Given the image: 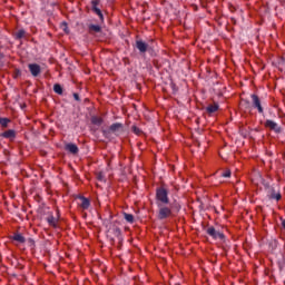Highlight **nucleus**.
I'll return each instance as SVG.
<instances>
[{"mask_svg": "<svg viewBox=\"0 0 285 285\" xmlns=\"http://www.w3.org/2000/svg\"><path fill=\"white\" fill-rule=\"evenodd\" d=\"M89 33L101 32V26L99 24H88Z\"/></svg>", "mask_w": 285, "mask_h": 285, "instance_id": "obj_17", "label": "nucleus"}, {"mask_svg": "<svg viewBox=\"0 0 285 285\" xmlns=\"http://www.w3.org/2000/svg\"><path fill=\"white\" fill-rule=\"evenodd\" d=\"M99 3H101V0H92L91 1V10L97 14L100 19V21H104V13L101 12V9H99Z\"/></svg>", "mask_w": 285, "mask_h": 285, "instance_id": "obj_7", "label": "nucleus"}, {"mask_svg": "<svg viewBox=\"0 0 285 285\" xmlns=\"http://www.w3.org/2000/svg\"><path fill=\"white\" fill-rule=\"evenodd\" d=\"M250 99H252L253 108H256L259 115H264V107H262V100L259 99V96L253 94L250 95Z\"/></svg>", "mask_w": 285, "mask_h": 285, "instance_id": "obj_4", "label": "nucleus"}, {"mask_svg": "<svg viewBox=\"0 0 285 285\" xmlns=\"http://www.w3.org/2000/svg\"><path fill=\"white\" fill-rule=\"evenodd\" d=\"M135 48L139 51L140 55H146V52H148V48H150V46H148V43H146V41L138 39V40H136Z\"/></svg>", "mask_w": 285, "mask_h": 285, "instance_id": "obj_5", "label": "nucleus"}, {"mask_svg": "<svg viewBox=\"0 0 285 285\" xmlns=\"http://www.w3.org/2000/svg\"><path fill=\"white\" fill-rule=\"evenodd\" d=\"M170 204V198L168 197V189L165 187H158L156 189V206Z\"/></svg>", "mask_w": 285, "mask_h": 285, "instance_id": "obj_1", "label": "nucleus"}, {"mask_svg": "<svg viewBox=\"0 0 285 285\" xmlns=\"http://www.w3.org/2000/svg\"><path fill=\"white\" fill-rule=\"evenodd\" d=\"M53 92H56V95H63V87L59 83L53 85Z\"/></svg>", "mask_w": 285, "mask_h": 285, "instance_id": "obj_20", "label": "nucleus"}, {"mask_svg": "<svg viewBox=\"0 0 285 285\" xmlns=\"http://www.w3.org/2000/svg\"><path fill=\"white\" fill-rule=\"evenodd\" d=\"M265 128H268L269 130H273L274 132H276L277 135H279V132H282V128L279 127V125L277 122H275L274 120L267 119L264 124Z\"/></svg>", "mask_w": 285, "mask_h": 285, "instance_id": "obj_6", "label": "nucleus"}, {"mask_svg": "<svg viewBox=\"0 0 285 285\" xmlns=\"http://www.w3.org/2000/svg\"><path fill=\"white\" fill-rule=\"evenodd\" d=\"M242 101H243L245 108H250V101H248V100H242Z\"/></svg>", "mask_w": 285, "mask_h": 285, "instance_id": "obj_29", "label": "nucleus"}, {"mask_svg": "<svg viewBox=\"0 0 285 285\" xmlns=\"http://www.w3.org/2000/svg\"><path fill=\"white\" fill-rule=\"evenodd\" d=\"M65 150H68V153H71V155H77L79 153V147L72 142H69L66 145Z\"/></svg>", "mask_w": 285, "mask_h": 285, "instance_id": "obj_13", "label": "nucleus"}, {"mask_svg": "<svg viewBox=\"0 0 285 285\" xmlns=\"http://www.w3.org/2000/svg\"><path fill=\"white\" fill-rule=\"evenodd\" d=\"M232 21H234V23H235V18H232Z\"/></svg>", "mask_w": 285, "mask_h": 285, "instance_id": "obj_34", "label": "nucleus"}, {"mask_svg": "<svg viewBox=\"0 0 285 285\" xmlns=\"http://www.w3.org/2000/svg\"><path fill=\"white\" fill-rule=\"evenodd\" d=\"M278 66L281 70H285V58H281V60L278 61Z\"/></svg>", "mask_w": 285, "mask_h": 285, "instance_id": "obj_25", "label": "nucleus"}, {"mask_svg": "<svg viewBox=\"0 0 285 285\" xmlns=\"http://www.w3.org/2000/svg\"><path fill=\"white\" fill-rule=\"evenodd\" d=\"M16 77H21V70H16Z\"/></svg>", "mask_w": 285, "mask_h": 285, "instance_id": "obj_32", "label": "nucleus"}, {"mask_svg": "<svg viewBox=\"0 0 285 285\" xmlns=\"http://www.w3.org/2000/svg\"><path fill=\"white\" fill-rule=\"evenodd\" d=\"M158 207V219L164 220L173 216V208L168 205H157Z\"/></svg>", "mask_w": 285, "mask_h": 285, "instance_id": "obj_2", "label": "nucleus"}, {"mask_svg": "<svg viewBox=\"0 0 285 285\" xmlns=\"http://www.w3.org/2000/svg\"><path fill=\"white\" fill-rule=\"evenodd\" d=\"M26 242H27V244H28V246H29L30 248H35V239L28 238V239H26Z\"/></svg>", "mask_w": 285, "mask_h": 285, "instance_id": "obj_26", "label": "nucleus"}, {"mask_svg": "<svg viewBox=\"0 0 285 285\" xmlns=\"http://www.w3.org/2000/svg\"><path fill=\"white\" fill-rule=\"evenodd\" d=\"M109 132H114V135H117V137H119V135L124 132V125L121 122L112 124L109 127Z\"/></svg>", "mask_w": 285, "mask_h": 285, "instance_id": "obj_9", "label": "nucleus"}, {"mask_svg": "<svg viewBox=\"0 0 285 285\" xmlns=\"http://www.w3.org/2000/svg\"><path fill=\"white\" fill-rule=\"evenodd\" d=\"M91 124H94V126H101V124H104V119L101 117L92 116Z\"/></svg>", "mask_w": 285, "mask_h": 285, "instance_id": "obj_18", "label": "nucleus"}, {"mask_svg": "<svg viewBox=\"0 0 285 285\" xmlns=\"http://www.w3.org/2000/svg\"><path fill=\"white\" fill-rule=\"evenodd\" d=\"M0 137H2L3 139H9V141H14V139H17V130L8 129L0 134Z\"/></svg>", "mask_w": 285, "mask_h": 285, "instance_id": "obj_8", "label": "nucleus"}, {"mask_svg": "<svg viewBox=\"0 0 285 285\" xmlns=\"http://www.w3.org/2000/svg\"><path fill=\"white\" fill-rule=\"evenodd\" d=\"M268 197L269 199H276V202H279V199H282V194L279 191H275V189H272Z\"/></svg>", "mask_w": 285, "mask_h": 285, "instance_id": "obj_16", "label": "nucleus"}, {"mask_svg": "<svg viewBox=\"0 0 285 285\" xmlns=\"http://www.w3.org/2000/svg\"><path fill=\"white\" fill-rule=\"evenodd\" d=\"M217 110H219L218 104L209 105L206 108V112H208V115H213L214 112H217Z\"/></svg>", "mask_w": 285, "mask_h": 285, "instance_id": "obj_15", "label": "nucleus"}, {"mask_svg": "<svg viewBox=\"0 0 285 285\" xmlns=\"http://www.w3.org/2000/svg\"><path fill=\"white\" fill-rule=\"evenodd\" d=\"M102 132H104L105 136H108V134H109L110 131L104 130Z\"/></svg>", "mask_w": 285, "mask_h": 285, "instance_id": "obj_33", "label": "nucleus"}, {"mask_svg": "<svg viewBox=\"0 0 285 285\" xmlns=\"http://www.w3.org/2000/svg\"><path fill=\"white\" fill-rule=\"evenodd\" d=\"M28 68L32 77H39V75H41V66L37 63H29Z\"/></svg>", "mask_w": 285, "mask_h": 285, "instance_id": "obj_10", "label": "nucleus"}, {"mask_svg": "<svg viewBox=\"0 0 285 285\" xmlns=\"http://www.w3.org/2000/svg\"><path fill=\"white\" fill-rule=\"evenodd\" d=\"M207 235H209V237L212 239H220V242H224V239H226V235H224V233L215 229L214 226H210L206 229Z\"/></svg>", "mask_w": 285, "mask_h": 285, "instance_id": "obj_3", "label": "nucleus"}, {"mask_svg": "<svg viewBox=\"0 0 285 285\" xmlns=\"http://www.w3.org/2000/svg\"><path fill=\"white\" fill-rule=\"evenodd\" d=\"M220 176H222V177H225V178L230 177V170L227 169L226 171L222 173Z\"/></svg>", "mask_w": 285, "mask_h": 285, "instance_id": "obj_28", "label": "nucleus"}, {"mask_svg": "<svg viewBox=\"0 0 285 285\" xmlns=\"http://www.w3.org/2000/svg\"><path fill=\"white\" fill-rule=\"evenodd\" d=\"M73 99L76 101H81V98L79 97V94H73Z\"/></svg>", "mask_w": 285, "mask_h": 285, "instance_id": "obj_30", "label": "nucleus"}, {"mask_svg": "<svg viewBox=\"0 0 285 285\" xmlns=\"http://www.w3.org/2000/svg\"><path fill=\"white\" fill-rule=\"evenodd\" d=\"M124 219H126V222H128V224L135 223V216L132 214L124 213Z\"/></svg>", "mask_w": 285, "mask_h": 285, "instance_id": "obj_19", "label": "nucleus"}, {"mask_svg": "<svg viewBox=\"0 0 285 285\" xmlns=\"http://www.w3.org/2000/svg\"><path fill=\"white\" fill-rule=\"evenodd\" d=\"M47 222L49 224V226H57V218H55V216H48L47 218Z\"/></svg>", "mask_w": 285, "mask_h": 285, "instance_id": "obj_21", "label": "nucleus"}, {"mask_svg": "<svg viewBox=\"0 0 285 285\" xmlns=\"http://www.w3.org/2000/svg\"><path fill=\"white\" fill-rule=\"evenodd\" d=\"M27 35L28 32L24 29H20L13 33V37L17 41H21V39H26Z\"/></svg>", "mask_w": 285, "mask_h": 285, "instance_id": "obj_14", "label": "nucleus"}, {"mask_svg": "<svg viewBox=\"0 0 285 285\" xmlns=\"http://www.w3.org/2000/svg\"><path fill=\"white\" fill-rule=\"evenodd\" d=\"M60 28L66 32V35L70 33V29H68V22H61Z\"/></svg>", "mask_w": 285, "mask_h": 285, "instance_id": "obj_23", "label": "nucleus"}, {"mask_svg": "<svg viewBox=\"0 0 285 285\" xmlns=\"http://www.w3.org/2000/svg\"><path fill=\"white\" fill-rule=\"evenodd\" d=\"M115 233H116V235H121V229H119V227H116Z\"/></svg>", "mask_w": 285, "mask_h": 285, "instance_id": "obj_31", "label": "nucleus"}, {"mask_svg": "<svg viewBox=\"0 0 285 285\" xmlns=\"http://www.w3.org/2000/svg\"><path fill=\"white\" fill-rule=\"evenodd\" d=\"M8 124H10V118H1L0 117V126L2 128H8Z\"/></svg>", "mask_w": 285, "mask_h": 285, "instance_id": "obj_22", "label": "nucleus"}, {"mask_svg": "<svg viewBox=\"0 0 285 285\" xmlns=\"http://www.w3.org/2000/svg\"><path fill=\"white\" fill-rule=\"evenodd\" d=\"M131 130H132V132L135 134V135H141V129H139V127H137V126H132L131 127Z\"/></svg>", "mask_w": 285, "mask_h": 285, "instance_id": "obj_24", "label": "nucleus"}, {"mask_svg": "<svg viewBox=\"0 0 285 285\" xmlns=\"http://www.w3.org/2000/svg\"><path fill=\"white\" fill-rule=\"evenodd\" d=\"M98 181H106V176H104V173L97 174Z\"/></svg>", "mask_w": 285, "mask_h": 285, "instance_id": "obj_27", "label": "nucleus"}, {"mask_svg": "<svg viewBox=\"0 0 285 285\" xmlns=\"http://www.w3.org/2000/svg\"><path fill=\"white\" fill-rule=\"evenodd\" d=\"M11 239L13 242H17L18 244H26V237H23V234H21V233H14L11 236Z\"/></svg>", "mask_w": 285, "mask_h": 285, "instance_id": "obj_12", "label": "nucleus"}, {"mask_svg": "<svg viewBox=\"0 0 285 285\" xmlns=\"http://www.w3.org/2000/svg\"><path fill=\"white\" fill-rule=\"evenodd\" d=\"M80 199V208H82V210H88V208H90V199L83 197V196H79Z\"/></svg>", "mask_w": 285, "mask_h": 285, "instance_id": "obj_11", "label": "nucleus"}]
</instances>
